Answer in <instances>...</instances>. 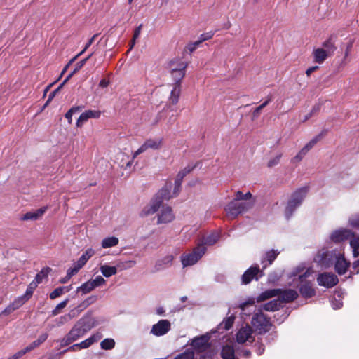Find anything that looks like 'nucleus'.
I'll use <instances>...</instances> for the list:
<instances>
[{"label":"nucleus","instance_id":"nucleus-1","mask_svg":"<svg viewBox=\"0 0 359 359\" xmlns=\"http://www.w3.org/2000/svg\"><path fill=\"white\" fill-rule=\"evenodd\" d=\"M95 325V320L90 315H85L74 325L61 340V346H66L84 336Z\"/></svg>","mask_w":359,"mask_h":359},{"label":"nucleus","instance_id":"nucleus-2","mask_svg":"<svg viewBox=\"0 0 359 359\" xmlns=\"http://www.w3.org/2000/svg\"><path fill=\"white\" fill-rule=\"evenodd\" d=\"M210 337L203 334L194 337L191 339L189 345L194 354L199 355V359H212L215 355V351L212 348L210 343Z\"/></svg>","mask_w":359,"mask_h":359},{"label":"nucleus","instance_id":"nucleus-3","mask_svg":"<svg viewBox=\"0 0 359 359\" xmlns=\"http://www.w3.org/2000/svg\"><path fill=\"white\" fill-rule=\"evenodd\" d=\"M171 183L166 184L154 196L149 205L145 206L140 213V216L146 217L156 212L161 206L163 201H168L173 196L170 194Z\"/></svg>","mask_w":359,"mask_h":359},{"label":"nucleus","instance_id":"nucleus-4","mask_svg":"<svg viewBox=\"0 0 359 359\" xmlns=\"http://www.w3.org/2000/svg\"><path fill=\"white\" fill-rule=\"evenodd\" d=\"M309 191L308 187H303L292 193L285 208V217L289 220L295 210L302 205Z\"/></svg>","mask_w":359,"mask_h":359},{"label":"nucleus","instance_id":"nucleus-5","mask_svg":"<svg viewBox=\"0 0 359 359\" xmlns=\"http://www.w3.org/2000/svg\"><path fill=\"white\" fill-rule=\"evenodd\" d=\"M255 203V198L252 199L251 201H242L233 199L226 205L225 210L229 216L234 219L240 214L251 209L254 206Z\"/></svg>","mask_w":359,"mask_h":359},{"label":"nucleus","instance_id":"nucleus-6","mask_svg":"<svg viewBox=\"0 0 359 359\" xmlns=\"http://www.w3.org/2000/svg\"><path fill=\"white\" fill-rule=\"evenodd\" d=\"M251 324L259 334L269 332L272 327L270 318L262 311L255 313L251 320Z\"/></svg>","mask_w":359,"mask_h":359},{"label":"nucleus","instance_id":"nucleus-7","mask_svg":"<svg viewBox=\"0 0 359 359\" xmlns=\"http://www.w3.org/2000/svg\"><path fill=\"white\" fill-rule=\"evenodd\" d=\"M206 248L203 245H198L193 251L181 256V262L184 267L195 264L205 254Z\"/></svg>","mask_w":359,"mask_h":359},{"label":"nucleus","instance_id":"nucleus-8","mask_svg":"<svg viewBox=\"0 0 359 359\" xmlns=\"http://www.w3.org/2000/svg\"><path fill=\"white\" fill-rule=\"evenodd\" d=\"M336 250L319 251L314 258V262L324 269H328L334 264L337 255Z\"/></svg>","mask_w":359,"mask_h":359},{"label":"nucleus","instance_id":"nucleus-9","mask_svg":"<svg viewBox=\"0 0 359 359\" xmlns=\"http://www.w3.org/2000/svg\"><path fill=\"white\" fill-rule=\"evenodd\" d=\"M264 275L263 270L259 269L257 264L253 265L248 269L241 277V283L243 285L249 284L253 279L257 280L259 277Z\"/></svg>","mask_w":359,"mask_h":359},{"label":"nucleus","instance_id":"nucleus-10","mask_svg":"<svg viewBox=\"0 0 359 359\" xmlns=\"http://www.w3.org/2000/svg\"><path fill=\"white\" fill-rule=\"evenodd\" d=\"M338 282L339 279L337 276L332 273L324 272L320 273L317 277L318 284L327 288H331L335 286Z\"/></svg>","mask_w":359,"mask_h":359},{"label":"nucleus","instance_id":"nucleus-11","mask_svg":"<svg viewBox=\"0 0 359 359\" xmlns=\"http://www.w3.org/2000/svg\"><path fill=\"white\" fill-rule=\"evenodd\" d=\"M162 144L161 139H147L144 144L133 154V158H135L139 154L146 151L148 149H158Z\"/></svg>","mask_w":359,"mask_h":359},{"label":"nucleus","instance_id":"nucleus-12","mask_svg":"<svg viewBox=\"0 0 359 359\" xmlns=\"http://www.w3.org/2000/svg\"><path fill=\"white\" fill-rule=\"evenodd\" d=\"M171 329V324L168 320H160L154 324L151 330V333L155 336L160 337L168 333Z\"/></svg>","mask_w":359,"mask_h":359},{"label":"nucleus","instance_id":"nucleus-13","mask_svg":"<svg viewBox=\"0 0 359 359\" xmlns=\"http://www.w3.org/2000/svg\"><path fill=\"white\" fill-rule=\"evenodd\" d=\"M187 63L184 62H180L175 67L171 69V76L175 81V84H180L181 86V81L185 76Z\"/></svg>","mask_w":359,"mask_h":359},{"label":"nucleus","instance_id":"nucleus-14","mask_svg":"<svg viewBox=\"0 0 359 359\" xmlns=\"http://www.w3.org/2000/svg\"><path fill=\"white\" fill-rule=\"evenodd\" d=\"M324 134L321 133L317 136L314 137L293 158L294 162H299L302 161L303 157L307 154V152L312 149L314 145L323 137Z\"/></svg>","mask_w":359,"mask_h":359},{"label":"nucleus","instance_id":"nucleus-15","mask_svg":"<svg viewBox=\"0 0 359 359\" xmlns=\"http://www.w3.org/2000/svg\"><path fill=\"white\" fill-rule=\"evenodd\" d=\"M334 269L339 275H344L346 273L350 263L344 258V256L338 252L334 260Z\"/></svg>","mask_w":359,"mask_h":359},{"label":"nucleus","instance_id":"nucleus-16","mask_svg":"<svg viewBox=\"0 0 359 359\" xmlns=\"http://www.w3.org/2000/svg\"><path fill=\"white\" fill-rule=\"evenodd\" d=\"M252 329L250 326L246 325L242 327L236 333V339L238 344H244L245 342L252 339Z\"/></svg>","mask_w":359,"mask_h":359},{"label":"nucleus","instance_id":"nucleus-17","mask_svg":"<svg viewBox=\"0 0 359 359\" xmlns=\"http://www.w3.org/2000/svg\"><path fill=\"white\" fill-rule=\"evenodd\" d=\"M175 219V215L172 208L169 206L163 207L159 214H158L157 224L170 223Z\"/></svg>","mask_w":359,"mask_h":359},{"label":"nucleus","instance_id":"nucleus-18","mask_svg":"<svg viewBox=\"0 0 359 359\" xmlns=\"http://www.w3.org/2000/svg\"><path fill=\"white\" fill-rule=\"evenodd\" d=\"M352 236L353 233L351 231L345 229H340L332 233L330 235V239L334 243H340L349 239Z\"/></svg>","mask_w":359,"mask_h":359},{"label":"nucleus","instance_id":"nucleus-19","mask_svg":"<svg viewBox=\"0 0 359 359\" xmlns=\"http://www.w3.org/2000/svg\"><path fill=\"white\" fill-rule=\"evenodd\" d=\"M101 116V111L99 110H87L83 112L76 121V126L81 127L83 123L89 118H99Z\"/></svg>","mask_w":359,"mask_h":359},{"label":"nucleus","instance_id":"nucleus-20","mask_svg":"<svg viewBox=\"0 0 359 359\" xmlns=\"http://www.w3.org/2000/svg\"><path fill=\"white\" fill-rule=\"evenodd\" d=\"M47 210L46 207L41 208L35 211L27 212L24 214L21 217L22 221H36L40 219L46 212Z\"/></svg>","mask_w":359,"mask_h":359},{"label":"nucleus","instance_id":"nucleus-21","mask_svg":"<svg viewBox=\"0 0 359 359\" xmlns=\"http://www.w3.org/2000/svg\"><path fill=\"white\" fill-rule=\"evenodd\" d=\"M278 296V300L283 302H290L295 300L299 294L294 290H282Z\"/></svg>","mask_w":359,"mask_h":359},{"label":"nucleus","instance_id":"nucleus-22","mask_svg":"<svg viewBox=\"0 0 359 359\" xmlns=\"http://www.w3.org/2000/svg\"><path fill=\"white\" fill-rule=\"evenodd\" d=\"M279 253L280 252L275 250H271L267 251L265 253L264 257L261 260V264L262 265V269L264 271L267 268L268 266L272 264V263L276 259Z\"/></svg>","mask_w":359,"mask_h":359},{"label":"nucleus","instance_id":"nucleus-23","mask_svg":"<svg viewBox=\"0 0 359 359\" xmlns=\"http://www.w3.org/2000/svg\"><path fill=\"white\" fill-rule=\"evenodd\" d=\"M280 292H281V289H278V288L270 289V290H265V291L262 292V293H260L256 297V301H257V302H264L270 298L278 296Z\"/></svg>","mask_w":359,"mask_h":359},{"label":"nucleus","instance_id":"nucleus-24","mask_svg":"<svg viewBox=\"0 0 359 359\" xmlns=\"http://www.w3.org/2000/svg\"><path fill=\"white\" fill-rule=\"evenodd\" d=\"M299 292L304 298H311L316 294V290L310 282L303 283L299 287Z\"/></svg>","mask_w":359,"mask_h":359},{"label":"nucleus","instance_id":"nucleus-25","mask_svg":"<svg viewBox=\"0 0 359 359\" xmlns=\"http://www.w3.org/2000/svg\"><path fill=\"white\" fill-rule=\"evenodd\" d=\"M181 94V86L180 84H174V86L171 90L170 95L168 98L169 104L175 105L179 101V98Z\"/></svg>","mask_w":359,"mask_h":359},{"label":"nucleus","instance_id":"nucleus-26","mask_svg":"<svg viewBox=\"0 0 359 359\" xmlns=\"http://www.w3.org/2000/svg\"><path fill=\"white\" fill-rule=\"evenodd\" d=\"M173 259V256L172 255H169L161 259H158L155 264L156 270L159 271L171 266Z\"/></svg>","mask_w":359,"mask_h":359},{"label":"nucleus","instance_id":"nucleus-27","mask_svg":"<svg viewBox=\"0 0 359 359\" xmlns=\"http://www.w3.org/2000/svg\"><path fill=\"white\" fill-rule=\"evenodd\" d=\"M196 165L197 163L194 164V165H188L187 167H185L183 170H180L177 175V177L175 179V184H177V186L180 184H182V181H183V179L184 177L188 175L189 173H190L196 167Z\"/></svg>","mask_w":359,"mask_h":359},{"label":"nucleus","instance_id":"nucleus-28","mask_svg":"<svg viewBox=\"0 0 359 359\" xmlns=\"http://www.w3.org/2000/svg\"><path fill=\"white\" fill-rule=\"evenodd\" d=\"M304 268H301L300 266L297 267L292 273V276H298V279L301 283H303L305 279L309 277L311 274V270L307 269L305 271H304Z\"/></svg>","mask_w":359,"mask_h":359},{"label":"nucleus","instance_id":"nucleus-29","mask_svg":"<svg viewBox=\"0 0 359 359\" xmlns=\"http://www.w3.org/2000/svg\"><path fill=\"white\" fill-rule=\"evenodd\" d=\"M222 359H238L235 356V349L230 345L223 346L221 351Z\"/></svg>","mask_w":359,"mask_h":359},{"label":"nucleus","instance_id":"nucleus-30","mask_svg":"<svg viewBox=\"0 0 359 359\" xmlns=\"http://www.w3.org/2000/svg\"><path fill=\"white\" fill-rule=\"evenodd\" d=\"M329 56L323 48H317L313 51L314 61L317 63H323Z\"/></svg>","mask_w":359,"mask_h":359},{"label":"nucleus","instance_id":"nucleus-31","mask_svg":"<svg viewBox=\"0 0 359 359\" xmlns=\"http://www.w3.org/2000/svg\"><path fill=\"white\" fill-rule=\"evenodd\" d=\"M334 37L330 36L327 40L323 42V46L324 47V50L327 51V53L330 55L334 53L336 50L337 47L334 45Z\"/></svg>","mask_w":359,"mask_h":359},{"label":"nucleus","instance_id":"nucleus-32","mask_svg":"<svg viewBox=\"0 0 359 359\" xmlns=\"http://www.w3.org/2000/svg\"><path fill=\"white\" fill-rule=\"evenodd\" d=\"M95 288V287L92 281L89 280L88 281L83 283L80 287H77L76 292H81L82 294H86L93 291Z\"/></svg>","mask_w":359,"mask_h":359},{"label":"nucleus","instance_id":"nucleus-33","mask_svg":"<svg viewBox=\"0 0 359 359\" xmlns=\"http://www.w3.org/2000/svg\"><path fill=\"white\" fill-rule=\"evenodd\" d=\"M100 270L102 274L107 278L111 277L117 273L116 266H111L106 264L102 265L100 268Z\"/></svg>","mask_w":359,"mask_h":359},{"label":"nucleus","instance_id":"nucleus-34","mask_svg":"<svg viewBox=\"0 0 359 359\" xmlns=\"http://www.w3.org/2000/svg\"><path fill=\"white\" fill-rule=\"evenodd\" d=\"M281 307L278 299L271 300L263 305V309L266 311H276Z\"/></svg>","mask_w":359,"mask_h":359},{"label":"nucleus","instance_id":"nucleus-35","mask_svg":"<svg viewBox=\"0 0 359 359\" xmlns=\"http://www.w3.org/2000/svg\"><path fill=\"white\" fill-rule=\"evenodd\" d=\"M235 317L231 315L229 317H226L224 319V320L218 325V330H229L232 326L234 323Z\"/></svg>","mask_w":359,"mask_h":359},{"label":"nucleus","instance_id":"nucleus-36","mask_svg":"<svg viewBox=\"0 0 359 359\" xmlns=\"http://www.w3.org/2000/svg\"><path fill=\"white\" fill-rule=\"evenodd\" d=\"M94 254L95 250L93 248H88L80 257L77 262H79L81 265L84 266L88 260L94 255Z\"/></svg>","mask_w":359,"mask_h":359},{"label":"nucleus","instance_id":"nucleus-37","mask_svg":"<svg viewBox=\"0 0 359 359\" xmlns=\"http://www.w3.org/2000/svg\"><path fill=\"white\" fill-rule=\"evenodd\" d=\"M118 243V239L116 237L111 236L105 238L102 241V247L103 248H108L116 246Z\"/></svg>","mask_w":359,"mask_h":359},{"label":"nucleus","instance_id":"nucleus-38","mask_svg":"<svg viewBox=\"0 0 359 359\" xmlns=\"http://www.w3.org/2000/svg\"><path fill=\"white\" fill-rule=\"evenodd\" d=\"M219 236L217 233H212L207 236H205L203 238V245H214L218 240H219Z\"/></svg>","mask_w":359,"mask_h":359},{"label":"nucleus","instance_id":"nucleus-39","mask_svg":"<svg viewBox=\"0 0 359 359\" xmlns=\"http://www.w3.org/2000/svg\"><path fill=\"white\" fill-rule=\"evenodd\" d=\"M51 271V269L50 267H45L41 270L39 273L36 274L34 281L36 283L39 284L42 282L43 278L48 277V273Z\"/></svg>","mask_w":359,"mask_h":359},{"label":"nucleus","instance_id":"nucleus-40","mask_svg":"<svg viewBox=\"0 0 359 359\" xmlns=\"http://www.w3.org/2000/svg\"><path fill=\"white\" fill-rule=\"evenodd\" d=\"M271 100H272V98L270 96L267 98V100L264 102H263L259 107L255 108L252 114V119L255 120V119L257 118L260 114L262 109H264L265 107H266L269 104V103L270 102H271Z\"/></svg>","mask_w":359,"mask_h":359},{"label":"nucleus","instance_id":"nucleus-41","mask_svg":"<svg viewBox=\"0 0 359 359\" xmlns=\"http://www.w3.org/2000/svg\"><path fill=\"white\" fill-rule=\"evenodd\" d=\"M48 334L47 333L41 334L39 338L34 341L30 345L27 346V348H30V351L34 348L39 346L41 344H43L48 338Z\"/></svg>","mask_w":359,"mask_h":359},{"label":"nucleus","instance_id":"nucleus-42","mask_svg":"<svg viewBox=\"0 0 359 359\" xmlns=\"http://www.w3.org/2000/svg\"><path fill=\"white\" fill-rule=\"evenodd\" d=\"M252 198V194L248 191L246 194H243L242 191H238L235 194V197L233 199H236L237 201H251Z\"/></svg>","mask_w":359,"mask_h":359},{"label":"nucleus","instance_id":"nucleus-43","mask_svg":"<svg viewBox=\"0 0 359 359\" xmlns=\"http://www.w3.org/2000/svg\"><path fill=\"white\" fill-rule=\"evenodd\" d=\"M93 54V53L90 54L85 59L77 62L75 65L74 70L67 76V79H69L76 72H77L79 69H81L83 67V65L86 64V62L91 57Z\"/></svg>","mask_w":359,"mask_h":359},{"label":"nucleus","instance_id":"nucleus-44","mask_svg":"<svg viewBox=\"0 0 359 359\" xmlns=\"http://www.w3.org/2000/svg\"><path fill=\"white\" fill-rule=\"evenodd\" d=\"M194 351L191 348H187L183 353L177 355L173 359H194Z\"/></svg>","mask_w":359,"mask_h":359},{"label":"nucleus","instance_id":"nucleus-45","mask_svg":"<svg viewBox=\"0 0 359 359\" xmlns=\"http://www.w3.org/2000/svg\"><path fill=\"white\" fill-rule=\"evenodd\" d=\"M79 262H76L73 264V267L69 268L67 272V279H70L72 276L76 274L78 271L83 267Z\"/></svg>","mask_w":359,"mask_h":359},{"label":"nucleus","instance_id":"nucleus-46","mask_svg":"<svg viewBox=\"0 0 359 359\" xmlns=\"http://www.w3.org/2000/svg\"><path fill=\"white\" fill-rule=\"evenodd\" d=\"M38 283H36L35 281H32L29 285H28L25 294L22 296L26 298V299L28 301L29 298L32 296L33 292L34 290L37 287Z\"/></svg>","mask_w":359,"mask_h":359},{"label":"nucleus","instance_id":"nucleus-47","mask_svg":"<svg viewBox=\"0 0 359 359\" xmlns=\"http://www.w3.org/2000/svg\"><path fill=\"white\" fill-rule=\"evenodd\" d=\"M100 346L104 350H111L115 346V341L113 339L107 338L100 343Z\"/></svg>","mask_w":359,"mask_h":359},{"label":"nucleus","instance_id":"nucleus-48","mask_svg":"<svg viewBox=\"0 0 359 359\" xmlns=\"http://www.w3.org/2000/svg\"><path fill=\"white\" fill-rule=\"evenodd\" d=\"M74 317V311H71L70 313H69L67 315L60 316L58 319L56 320L57 321V325L61 326L65 323H67L68 320H71L72 318Z\"/></svg>","mask_w":359,"mask_h":359},{"label":"nucleus","instance_id":"nucleus-49","mask_svg":"<svg viewBox=\"0 0 359 359\" xmlns=\"http://www.w3.org/2000/svg\"><path fill=\"white\" fill-rule=\"evenodd\" d=\"M69 81V79H67V77L63 81V82L62 83L60 84V86L56 88L55 89L53 92H51L49 95H48V98L46 101V105H47L53 99V97L56 95V94L62 88V87L64 86V85Z\"/></svg>","mask_w":359,"mask_h":359},{"label":"nucleus","instance_id":"nucleus-50","mask_svg":"<svg viewBox=\"0 0 359 359\" xmlns=\"http://www.w3.org/2000/svg\"><path fill=\"white\" fill-rule=\"evenodd\" d=\"M27 300L23 296L16 298L11 304V306L15 311L16 309L21 307Z\"/></svg>","mask_w":359,"mask_h":359},{"label":"nucleus","instance_id":"nucleus-51","mask_svg":"<svg viewBox=\"0 0 359 359\" xmlns=\"http://www.w3.org/2000/svg\"><path fill=\"white\" fill-rule=\"evenodd\" d=\"M68 302H69V299H66L65 300H64V301L61 302L60 304H58L55 306V308L51 311V315L53 316H55L58 315L60 313V311L67 306Z\"/></svg>","mask_w":359,"mask_h":359},{"label":"nucleus","instance_id":"nucleus-52","mask_svg":"<svg viewBox=\"0 0 359 359\" xmlns=\"http://www.w3.org/2000/svg\"><path fill=\"white\" fill-rule=\"evenodd\" d=\"M135 262L133 260H128L126 262H121L118 263L116 267L117 269L119 268L121 270H126L130 268H132L133 266H135Z\"/></svg>","mask_w":359,"mask_h":359},{"label":"nucleus","instance_id":"nucleus-53","mask_svg":"<svg viewBox=\"0 0 359 359\" xmlns=\"http://www.w3.org/2000/svg\"><path fill=\"white\" fill-rule=\"evenodd\" d=\"M353 43H354V40L353 39H350L348 41V42L346 43H343L341 45V47H345V52H344V57H347L352 49V47H353Z\"/></svg>","mask_w":359,"mask_h":359},{"label":"nucleus","instance_id":"nucleus-54","mask_svg":"<svg viewBox=\"0 0 359 359\" xmlns=\"http://www.w3.org/2000/svg\"><path fill=\"white\" fill-rule=\"evenodd\" d=\"M350 245L353 249V254L354 257L359 255V243L357 240H351Z\"/></svg>","mask_w":359,"mask_h":359},{"label":"nucleus","instance_id":"nucleus-55","mask_svg":"<svg viewBox=\"0 0 359 359\" xmlns=\"http://www.w3.org/2000/svg\"><path fill=\"white\" fill-rule=\"evenodd\" d=\"M254 346L255 348V352L258 355H262L264 353L265 351V346L262 341H257L255 344Z\"/></svg>","mask_w":359,"mask_h":359},{"label":"nucleus","instance_id":"nucleus-56","mask_svg":"<svg viewBox=\"0 0 359 359\" xmlns=\"http://www.w3.org/2000/svg\"><path fill=\"white\" fill-rule=\"evenodd\" d=\"M65 288V287H59L55 289L50 294V298L51 299H55L59 297L63 293Z\"/></svg>","mask_w":359,"mask_h":359},{"label":"nucleus","instance_id":"nucleus-57","mask_svg":"<svg viewBox=\"0 0 359 359\" xmlns=\"http://www.w3.org/2000/svg\"><path fill=\"white\" fill-rule=\"evenodd\" d=\"M282 157V154H277L275 157H273V158H271L267 163V166L269 168H272V167H274L276 165H277L280 161V158Z\"/></svg>","mask_w":359,"mask_h":359},{"label":"nucleus","instance_id":"nucleus-58","mask_svg":"<svg viewBox=\"0 0 359 359\" xmlns=\"http://www.w3.org/2000/svg\"><path fill=\"white\" fill-rule=\"evenodd\" d=\"M214 36L213 32H208L206 33H203L200 35L199 39L197 41L200 44L207 40L211 39Z\"/></svg>","mask_w":359,"mask_h":359},{"label":"nucleus","instance_id":"nucleus-59","mask_svg":"<svg viewBox=\"0 0 359 359\" xmlns=\"http://www.w3.org/2000/svg\"><path fill=\"white\" fill-rule=\"evenodd\" d=\"M142 27V25H140L135 29L133 37V39L131 41V45H130V48L129 50H131L133 48V46L135 45L136 39L139 37V36L141 33Z\"/></svg>","mask_w":359,"mask_h":359},{"label":"nucleus","instance_id":"nucleus-60","mask_svg":"<svg viewBox=\"0 0 359 359\" xmlns=\"http://www.w3.org/2000/svg\"><path fill=\"white\" fill-rule=\"evenodd\" d=\"M90 280L92 281L95 288L104 285L106 283V280L101 276H97L95 279H91Z\"/></svg>","mask_w":359,"mask_h":359},{"label":"nucleus","instance_id":"nucleus-61","mask_svg":"<svg viewBox=\"0 0 359 359\" xmlns=\"http://www.w3.org/2000/svg\"><path fill=\"white\" fill-rule=\"evenodd\" d=\"M30 351V348H25L24 349H22L19 351H18L16 353H15L11 358V359H19L22 356H23L25 354H26L27 352Z\"/></svg>","mask_w":359,"mask_h":359},{"label":"nucleus","instance_id":"nucleus-62","mask_svg":"<svg viewBox=\"0 0 359 359\" xmlns=\"http://www.w3.org/2000/svg\"><path fill=\"white\" fill-rule=\"evenodd\" d=\"M236 352L238 355L245 358H250L251 356V352L250 350H248V349L236 348Z\"/></svg>","mask_w":359,"mask_h":359},{"label":"nucleus","instance_id":"nucleus-63","mask_svg":"<svg viewBox=\"0 0 359 359\" xmlns=\"http://www.w3.org/2000/svg\"><path fill=\"white\" fill-rule=\"evenodd\" d=\"M88 307L87 304H86L85 301L83 300L82 302H81L72 311H74V316L79 313L81 311L84 310Z\"/></svg>","mask_w":359,"mask_h":359},{"label":"nucleus","instance_id":"nucleus-64","mask_svg":"<svg viewBox=\"0 0 359 359\" xmlns=\"http://www.w3.org/2000/svg\"><path fill=\"white\" fill-rule=\"evenodd\" d=\"M93 344L90 338L86 339V340L79 343V349H84L90 347Z\"/></svg>","mask_w":359,"mask_h":359}]
</instances>
